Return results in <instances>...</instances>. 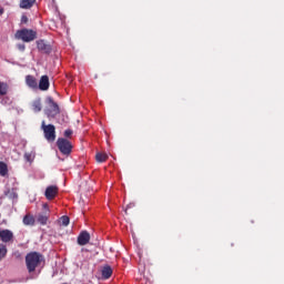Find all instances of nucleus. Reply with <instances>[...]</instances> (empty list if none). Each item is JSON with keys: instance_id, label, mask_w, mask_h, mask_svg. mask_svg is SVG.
<instances>
[{"instance_id": "1", "label": "nucleus", "mask_w": 284, "mask_h": 284, "mask_svg": "<svg viewBox=\"0 0 284 284\" xmlns=\"http://www.w3.org/2000/svg\"><path fill=\"white\" fill-rule=\"evenodd\" d=\"M41 263H43V254L39 252H30L26 255V265L29 274L37 272V268Z\"/></svg>"}, {"instance_id": "2", "label": "nucleus", "mask_w": 284, "mask_h": 284, "mask_svg": "<svg viewBox=\"0 0 284 284\" xmlns=\"http://www.w3.org/2000/svg\"><path fill=\"white\" fill-rule=\"evenodd\" d=\"M16 39L23 41L24 43H30L37 39V31L31 29H21L16 32Z\"/></svg>"}, {"instance_id": "3", "label": "nucleus", "mask_w": 284, "mask_h": 284, "mask_svg": "<svg viewBox=\"0 0 284 284\" xmlns=\"http://www.w3.org/2000/svg\"><path fill=\"white\" fill-rule=\"evenodd\" d=\"M41 128L43 130L44 139H47L49 143L57 141V128L53 124H45V121H42Z\"/></svg>"}, {"instance_id": "4", "label": "nucleus", "mask_w": 284, "mask_h": 284, "mask_svg": "<svg viewBox=\"0 0 284 284\" xmlns=\"http://www.w3.org/2000/svg\"><path fill=\"white\" fill-rule=\"evenodd\" d=\"M57 146L61 154H64V156H69V154L72 153V142H70L68 139L59 138L57 140Z\"/></svg>"}, {"instance_id": "5", "label": "nucleus", "mask_w": 284, "mask_h": 284, "mask_svg": "<svg viewBox=\"0 0 284 284\" xmlns=\"http://www.w3.org/2000/svg\"><path fill=\"white\" fill-rule=\"evenodd\" d=\"M48 104H49V109L45 110V114L48 119H54L57 114L61 113V109L59 108V104L54 102L52 98H48Z\"/></svg>"}, {"instance_id": "6", "label": "nucleus", "mask_w": 284, "mask_h": 284, "mask_svg": "<svg viewBox=\"0 0 284 284\" xmlns=\"http://www.w3.org/2000/svg\"><path fill=\"white\" fill-rule=\"evenodd\" d=\"M59 194V186L50 185L45 189L44 196L48 201H54Z\"/></svg>"}, {"instance_id": "7", "label": "nucleus", "mask_w": 284, "mask_h": 284, "mask_svg": "<svg viewBox=\"0 0 284 284\" xmlns=\"http://www.w3.org/2000/svg\"><path fill=\"white\" fill-rule=\"evenodd\" d=\"M0 241L2 243H12L14 241V233L8 229L0 230Z\"/></svg>"}, {"instance_id": "8", "label": "nucleus", "mask_w": 284, "mask_h": 284, "mask_svg": "<svg viewBox=\"0 0 284 284\" xmlns=\"http://www.w3.org/2000/svg\"><path fill=\"white\" fill-rule=\"evenodd\" d=\"M37 48L43 54H50V52H52V47L50 44L45 43V40H38Z\"/></svg>"}, {"instance_id": "9", "label": "nucleus", "mask_w": 284, "mask_h": 284, "mask_svg": "<svg viewBox=\"0 0 284 284\" xmlns=\"http://www.w3.org/2000/svg\"><path fill=\"white\" fill-rule=\"evenodd\" d=\"M38 88L42 92H45L47 90H50V78L48 75H42L40 78Z\"/></svg>"}, {"instance_id": "10", "label": "nucleus", "mask_w": 284, "mask_h": 284, "mask_svg": "<svg viewBox=\"0 0 284 284\" xmlns=\"http://www.w3.org/2000/svg\"><path fill=\"white\" fill-rule=\"evenodd\" d=\"M90 243V233L82 231L78 236V245H88Z\"/></svg>"}, {"instance_id": "11", "label": "nucleus", "mask_w": 284, "mask_h": 284, "mask_svg": "<svg viewBox=\"0 0 284 284\" xmlns=\"http://www.w3.org/2000/svg\"><path fill=\"white\" fill-rule=\"evenodd\" d=\"M26 84L28 88H31V90H38L39 89V82H37V78L34 75H27L26 77Z\"/></svg>"}, {"instance_id": "12", "label": "nucleus", "mask_w": 284, "mask_h": 284, "mask_svg": "<svg viewBox=\"0 0 284 284\" xmlns=\"http://www.w3.org/2000/svg\"><path fill=\"white\" fill-rule=\"evenodd\" d=\"M37 0H20V8L22 10H30L34 6Z\"/></svg>"}, {"instance_id": "13", "label": "nucleus", "mask_w": 284, "mask_h": 284, "mask_svg": "<svg viewBox=\"0 0 284 284\" xmlns=\"http://www.w3.org/2000/svg\"><path fill=\"white\" fill-rule=\"evenodd\" d=\"M50 219V214L48 212L39 214L38 215V223H40V225H48V220Z\"/></svg>"}, {"instance_id": "14", "label": "nucleus", "mask_w": 284, "mask_h": 284, "mask_svg": "<svg viewBox=\"0 0 284 284\" xmlns=\"http://www.w3.org/2000/svg\"><path fill=\"white\" fill-rule=\"evenodd\" d=\"M112 276V266L105 265L102 267V277L108 280Z\"/></svg>"}, {"instance_id": "15", "label": "nucleus", "mask_w": 284, "mask_h": 284, "mask_svg": "<svg viewBox=\"0 0 284 284\" xmlns=\"http://www.w3.org/2000/svg\"><path fill=\"white\" fill-rule=\"evenodd\" d=\"M22 223H23L24 225H34V223H36L34 216L31 215V214L24 215V217H23V220H22Z\"/></svg>"}, {"instance_id": "16", "label": "nucleus", "mask_w": 284, "mask_h": 284, "mask_svg": "<svg viewBox=\"0 0 284 284\" xmlns=\"http://www.w3.org/2000/svg\"><path fill=\"white\" fill-rule=\"evenodd\" d=\"M109 156H108V153H97L95 154V160L98 163H105V161H108Z\"/></svg>"}, {"instance_id": "17", "label": "nucleus", "mask_w": 284, "mask_h": 284, "mask_svg": "<svg viewBox=\"0 0 284 284\" xmlns=\"http://www.w3.org/2000/svg\"><path fill=\"white\" fill-rule=\"evenodd\" d=\"M8 256V246L6 244H0V261H3Z\"/></svg>"}, {"instance_id": "18", "label": "nucleus", "mask_w": 284, "mask_h": 284, "mask_svg": "<svg viewBox=\"0 0 284 284\" xmlns=\"http://www.w3.org/2000/svg\"><path fill=\"white\" fill-rule=\"evenodd\" d=\"M0 176H8V164L0 162Z\"/></svg>"}, {"instance_id": "19", "label": "nucleus", "mask_w": 284, "mask_h": 284, "mask_svg": "<svg viewBox=\"0 0 284 284\" xmlns=\"http://www.w3.org/2000/svg\"><path fill=\"white\" fill-rule=\"evenodd\" d=\"M8 94V83L0 82V97H6Z\"/></svg>"}, {"instance_id": "20", "label": "nucleus", "mask_w": 284, "mask_h": 284, "mask_svg": "<svg viewBox=\"0 0 284 284\" xmlns=\"http://www.w3.org/2000/svg\"><path fill=\"white\" fill-rule=\"evenodd\" d=\"M32 108H33V111L41 112L42 110L41 99L36 100L32 104Z\"/></svg>"}, {"instance_id": "21", "label": "nucleus", "mask_w": 284, "mask_h": 284, "mask_svg": "<svg viewBox=\"0 0 284 284\" xmlns=\"http://www.w3.org/2000/svg\"><path fill=\"white\" fill-rule=\"evenodd\" d=\"M34 156H36V153L34 152H26L24 153V159L28 163H32V161H34Z\"/></svg>"}, {"instance_id": "22", "label": "nucleus", "mask_w": 284, "mask_h": 284, "mask_svg": "<svg viewBox=\"0 0 284 284\" xmlns=\"http://www.w3.org/2000/svg\"><path fill=\"white\" fill-rule=\"evenodd\" d=\"M60 223L64 227H68L70 225V217L68 215H63L60 217Z\"/></svg>"}, {"instance_id": "23", "label": "nucleus", "mask_w": 284, "mask_h": 284, "mask_svg": "<svg viewBox=\"0 0 284 284\" xmlns=\"http://www.w3.org/2000/svg\"><path fill=\"white\" fill-rule=\"evenodd\" d=\"M72 134H73L72 129H68V130L64 131L65 139H70L72 136Z\"/></svg>"}, {"instance_id": "24", "label": "nucleus", "mask_w": 284, "mask_h": 284, "mask_svg": "<svg viewBox=\"0 0 284 284\" xmlns=\"http://www.w3.org/2000/svg\"><path fill=\"white\" fill-rule=\"evenodd\" d=\"M18 50H20V52H23L26 50V44H18Z\"/></svg>"}, {"instance_id": "25", "label": "nucleus", "mask_w": 284, "mask_h": 284, "mask_svg": "<svg viewBox=\"0 0 284 284\" xmlns=\"http://www.w3.org/2000/svg\"><path fill=\"white\" fill-rule=\"evenodd\" d=\"M21 23H28V17L27 16L21 17Z\"/></svg>"}, {"instance_id": "26", "label": "nucleus", "mask_w": 284, "mask_h": 284, "mask_svg": "<svg viewBox=\"0 0 284 284\" xmlns=\"http://www.w3.org/2000/svg\"><path fill=\"white\" fill-rule=\"evenodd\" d=\"M42 207H43V210H45L47 212H50V209L48 207V203H44V204L42 205Z\"/></svg>"}, {"instance_id": "27", "label": "nucleus", "mask_w": 284, "mask_h": 284, "mask_svg": "<svg viewBox=\"0 0 284 284\" xmlns=\"http://www.w3.org/2000/svg\"><path fill=\"white\" fill-rule=\"evenodd\" d=\"M3 14V8H0V17Z\"/></svg>"}, {"instance_id": "28", "label": "nucleus", "mask_w": 284, "mask_h": 284, "mask_svg": "<svg viewBox=\"0 0 284 284\" xmlns=\"http://www.w3.org/2000/svg\"><path fill=\"white\" fill-rule=\"evenodd\" d=\"M17 196V194L16 193H13V197H16Z\"/></svg>"}]
</instances>
